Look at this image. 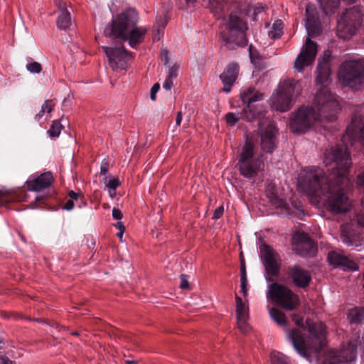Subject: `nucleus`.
Returning <instances> with one entry per match:
<instances>
[{
	"label": "nucleus",
	"instance_id": "obj_1",
	"mask_svg": "<svg viewBox=\"0 0 364 364\" xmlns=\"http://www.w3.org/2000/svg\"><path fill=\"white\" fill-rule=\"evenodd\" d=\"M342 144L332 146L323 154V162L329 173L326 176L318 167L303 169L298 177V187L307 196L322 200L327 209L334 213L346 212L350 207L346 189L350 186L348 176L351 158L348 151L353 142L364 145V117L354 115L342 137Z\"/></svg>",
	"mask_w": 364,
	"mask_h": 364
},
{
	"label": "nucleus",
	"instance_id": "obj_2",
	"mask_svg": "<svg viewBox=\"0 0 364 364\" xmlns=\"http://www.w3.org/2000/svg\"><path fill=\"white\" fill-rule=\"evenodd\" d=\"M330 64L327 59L318 60L317 66L316 82L323 85L316 95L313 107L320 122H332L336 119L341 109L336 95L331 93L326 87L330 80Z\"/></svg>",
	"mask_w": 364,
	"mask_h": 364
},
{
	"label": "nucleus",
	"instance_id": "obj_3",
	"mask_svg": "<svg viewBox=\"0 0 364 364\" xmlns=\"http://www.w3.org/2000/svg\"><path fill=\"white\" fill-rule=\"evenodd\" d=\"M138 14L134 9H128L114 18L104 31L105 36L128 41L131 47L134 48L141 43L146 33L144 27H137Z\"/></svg>",
	"mask_w": 364,
	"mask_h": 364
},
{
	"label": "nucleus",
	"instance_id": "obj_4",
	"mask_svg": "<svg viewBox=\"0 0 364 364\" xmlns=\"http://www.w3.org/2000/svg\"><path fill=\"white\" fill-rule=\"evenodd\" d=\"M230 15L222 20L220 36L230 48L247 45L246 32L248 29L242 5L238 1H232L230 6Z\"/></svg>",
	"mask_w": 364,
	"mask_h": 364
},
{
	"label": "nucleus",
	"instance_id": "obj_5",
	"mask_svg": "<svg viewBox=\"0 0 364 364\" xmlns=\"http://www.w3.org/2000/svg\"><path fill=\"white\" fill-rule=\"evenodd\" d=\"M306 16L305 26L308 37L294 60V68L299 72L303 71L305 67L311 65L314 61L317 53V46L311 40V37L318 35L321 31L318 18L314 5L309 4L306 6Z\"/></svg>",
	"mask_w": 364,
	"mask_h": 364
},
{
	"label": "nucleus",
	"instance_id": "obj_6",
	"mask_svg": "<svg viewBox=\"0 0 364 364\" xmlns=\"http://www.w3.org/2000/svg\"><path fill=\"white\" fill-rule=\"evenodd\" d=\"M310 336L304 338L299 329L287 331V337L298 353L307 357L309 350L318 352L325 344L326 328L322 323H314L309 326Z\"/></svg>",
	"mask_w": 364,
	"mask_h": 364
},
{
	"label": "nucleus",
	"instance_id": "obj_7",
	"mask_svg": "<svg viewBox=\"0 0 364 364\" xmlns=\"http://www.w3.org/2000/svg\"><path fill=\"white\" fill-rule=\"evenodd\" d=\"M301 92V87L299 81L294 79L281 81L271 97L272 108L282 112L289 110Z\"/></svg>",
	"mask_w": 364,
	"mask_h": 364
},
{
	"label": "nucleus",
	"instance_id": "obj_8",
	"mask_svg": "<svg viewBox=\"0 0 364 364\" xmlns=\"http://www.w3.org/2000/svg\"><path fill=\"white\" fill-rule=\"evenodd\" d=\"M262 155L256 154L255 146L252 139L247 137L239 153L237 166L240 173L245 178H250L263 169Z\"/></svg>",
	"mask_w": 364,
	"mask_h": 364
},
{
	"label": "nucleus",
	"instance_id": "obj_9",
	"mask_svg": "<svg viewBox=\"0 0 364 364\" xmlns=\"http://www.w3.org/2000/svg\"><path fill=\"white\" fill-rule=\"evenodd\" d=\"M267 296L287 311L296 309L300 304L298 295L287 287L277 282H272L268 286Z\"/></svg>",
	"mask_w": 364,
	"mask_h": 364
},
{
	"label": "nucleus",
	"instance_id": "obj_10",
	"mask_svg": "<svg viewBox=\"0 0 364 364\" xmlns=\"http://www.w3.org/2000/svg\"><path fill=\"white\" fill-rule=\"evenodd\" d=\"M364 66L358 60H346L342 63L338 76L343 86L357 90L363 81Z\"/></svg>",
	"mask_w": 364,
	"mask_h": 364
},
{
	"label": "nucleus",
	"instance_id": "obj_11",
	"mask_svg": "<svg viewBox=\"0 0 364 364\" xmlns=\"http://www.w3.org/2000/svg\"><path fill=\"white\" fill-rule=\"evenodd\" d=\"M363 14L358 7L348 10L338 21L337 34L339 38L348 39L353 36L362 23Z\"/></svg>",
	"mask_w": 364,
	"mask_h": 364
},
{
	"label": "nucleus",
	"instance_id": "obj_12",
	"mask_svg": "<svg viewBox=\"0 0 364 364\" xmlns=\"http://www.w3.org/2000/svg\"><path fill=\"white\" fill-rule=\"evenodd\" d=\"M318 121V117L313 107H301L298 109L290 119V131L296 134L307 132Z\"/></svg>",
	"mask_w": 364,
	"mask_h": 364
},
{
	"label": "nucleus",
	"instance_id": "obj_13",
	"mask_svg": "<svg viewBox=\"0 0 364 364\" xmlns=\"http://www.w3.org/2000/svg\"><path fill=\"white\" fill-rule=\"evenodd\" d=\"M259 252L260 258L268 275L266 277V279L269 282L272 280L270 276L276 277L279 274L281 264L280 257L270 246L265 243L259 246Z\"/></svg>",
	"mask_w": 364,
	"mask_h": 364
},
{
	"label": "nucleus",
	"instance_id": "obj_14",
	"mask_svg": "<svg viewBox=\"0 0 364 364\" xmlns=\"http://www.w3.org/2000/svg\"><path fill=\"white\" fill-rule=\"evenodd\" d=\"M111 68L114 71H124L128 67V62L132 55L123 46L103 47Z\"/></svg>",
	"mask_w": 364,
	"mask_h": 364
},
{
	"label": "nucleus",
	"instance_id": "obj_15",
	"mask_svg": "<svg viewBox=\"0 0 364 364\" xmlns=\"http://www.w3.org/2000/svg\"><path fill=\"white\" fill-rule=\"evenodd\" d=\"M292 249L301 257H312L317 251L315 243L304 232H296L293 235Z\"/></svg>",
	"mask_w": 364,
	"mask_h": 364
},
{
	"label": "nucleus",
	"instance_id": "obj_16",
	"mask_svg": "<svg viewBox=\"0 0 364 364\" xmlns=\"http://www.w3.org/2000/svg\"><path fill=\"white\" fill-rule=\"evenodd\" d=\"M357 345L353 342H350L346 348H343L341 351H331L327 359L323 364H337V363H349L354 362L356 358Z\"/></svg>",
	"mask_w": 364,
	"mask_h": 364
},
{
	"label": "nucleus",
	"instance_id": "obj_17",
	"mask_svg": "<svg viewBox=\"0 0 364 364\" xmlns=\"http://www.w3.org/2000/svg\"><path fill=\"white\" fill-rule=\"evenodd\" d=\"M277 129L272 124H259L260 145L264 151L272 153L277 144Z\"/></svg>",
	"mask_w": 364,
	"mask_h": 364
},
{
	"label": "nucleus",
	"instance_id": "obj_18",
	"mask_svg": "<svg viewBox=\"0 0 364 364\" xmlns=\"http://www.w3.org/2000/svg\"><path fill=\"white\" fill-rule=\"evenodd\" d=\"M287 274L297 287L305 288L311 280L310 272L299 265L289 266Z\"/></svg>",
	"mask_w": 364,
	"mask_h": 364
},
{
	"label": "nucleus",
	"instance_id": "obj_19",
	"mask_svg": "<svg viewBox=\"0 0 364 364\" xmlns=\"http://www.w3.org/2000/svg\"><path fill=\"white\" fill-rule=\"evenodd\" d=\"M240 98L243 103L246 105L245 108H246L250 113H255L256 117H257L262 113V109H253L252 104L253 102L262 100L263 99L262 93L255 90L254 88L248 87L245 89L240 93Z\"/></svg>",
	"mask_w": 364,
	"mask_h": 364
},
{
	"label": "nucleus",
	"instance_id": "obj_20",
	"mask_svg": "<svg viewBox=\"0 0 364 364\" xmlns=\"http://www.w3.org/2000/svg\"><path fill=\"white\" fill-rule=\"evenodd\" d=\"M240 70L239 65L236 63H229L224 71L220 75V78L224 84L223 90L230 92V87L235 82Z\"/></svg>",
	"mask_w": 364,
	"mask_h": 364
},
{
	"label": "nucleus",
	"instance_id": "obj_21",
	"mask_svg": "<svg viewBox=\"0 0 364 364\" xmlns=\"http://www.w3.org/2000/svg\"><path fill=\"white\" fill-rule=\"evenodd\" d=\"M53 182L51 172L48 171L38 177L26 181L27 188L31 191H41L48 188Z\"/></svg>",
	"mask_w": 364,
	"mask_h": 364
},
{
	"label": "nucleus",
	"instance_id": "obj_22",
	"mask_svg": "<svg viewBox=\"0 0 364 364\" xmlns=\"http://www.w3.org/2000/svg\"><path fill=\"white\" fill-rule=\"evenodd\" d=\"M236 314L238 328L243 333L248 331V306L245 301H243L240 297L236 295Z\"/></svg>",
	"mask_w": 364,
	"mask_h": 364
},
{
	"label": "nucleus",
	"instance_id": "obj_23",
	"mask_svg": "<svg viewBox=\"0 0 364 364\" xmlns=\"http://www.w3.org/2000/svg\"><path fill=\"white\" fill-rule=\"evenodd\" d=\"M328 260L331 264L335 267H342L345 270L356 271L358 269V266L355 262L338 252L333 251L329 252L328 255Z\"/></svg>",
	"mask_w": 364,
	"mask_h": 364
},
{
	"label": "nucleus",
	"instance_id": "obj_24",
	"mask_svg": "<svg viewBox=\"0 0 364 364\" xmlns=\"http://www.w3.org/2000/svg\"><path fill=\"white\" fill-rule=\"evenodd\" d=\"M266 195L269 198L270 203L277 208L284 209L285 213L290 214L288 205L286 201L277 193L276 186L273 183H269L266 189Z\"/></svg>",
	"mask_w": 364,
	"mask_h": 364
},
{
	"label": "nucleus",
	"instance_id": "obj_25",
	"mask_svg": "<svg viewBox=\"0 0 364 364\" xmlns=\"http://www.w3.org/2000/svg\"><path fill=\"white\" fill-rule=\"evenodd\" d=\"M232 1L228 3V0H209V9L217 18H220Z\"/></svg>",
	"mask_w": 364,
	"mask_h": 364
},
{
	"label": "nucleus",
	"instance_id": "obj_26",
	"mask_svg": "<svg viewBox=\"0 0 364 364\" xmlns=\"http://www.w3.org/2000/svg\"><path fill=\"white\" fill-rule=\"evenodd\" d=\"M256 118V114L255 113H250L246 108H244L242 110V112H241L240 114H236L232 112H228L225 115V120L226 122L230 125L234 126L240 119H245L247 121H252L254 119Z\"/></svg>",
	"mask_w": 364,
	"mask_h": 364
},
{
	"label": "nucleus",
	"instance_id": "obj_27",
	"mask_svg": "<svg viewBox=\"0 0 364 364\" xmlns=\"http://www.w3.org/2000/svg\"><path fill=\"white\" fill-rule=\"evenodd\" d=\"M64 6V4H60V14L56 21L58 28L62 30L68 28L72 23L70 14Z\"/></svg>",
	"mask_w": 364,
	"mask_h": 364
},
{
	"label": "nucleus",
	"instance_id": "obj_28",
	"mask_svg": "<svg viewBox=\"0 0 364 364\" xmlns=\"http://www.w3.org/2000/svg\"><path fill=\"white\" fill-rule=\"evenodd\" d=\"M347 317L350 323H362L364 321V308L354 307L349 309Z\"/></svg>",
	"mask_w": 364,
	"mask_h": 364
},
{
	"label": "nucleus",
	"instance_id": "obj_29",
	"mask_svg": "<svg viewBox=\"0 0 364 364\" xmlns=\"http://www.w3.org/2000/svg\"><path fill=\"white\" fill-rule=\"evenodd\" d=\"M69 199L65 203L63 206V209L66 210H71L73 209L75 203L77 205L78 207H81L82 204V196L80 193H75L73 191H70L68 193Z\"/></svg>",
	"mask_w": 364,
	"mask_h": 364
},
{
	"label": "nucleus",
	"instance_id": "obj_30",
	"mask_svg": "<svg viewBox=\"0 0 364 364\" xmlns=\"http://www.w3.org/2000/svg\"><path fill=\"white\" fill-rule=\"evenodd\" d=\"M348 228V225H343L341 226V237L343 242H345L348 246H354L355 247L361 246V242H358L354 235H351L348 233L347 230Z\"/></svg>",
	"mask_w": 364,
	"mask_h": 364
},
{
	"label": "nucleus",
	"instance_id": "obj_31",
	"mask_svg": "<svg viewBox=\"0 0 364 364\" xmlns=\"http://www.w3.org/2000/svg\"><path fill=\"white\" fill-rule=\"evenodd\" d=\"M269 314L271 318L279 326L286 327L287 325V320L285 314L280 310L276 308H269Z\"/></svg>",
	"mask_w": 364,
	"mask_h": 364
},
{
	"label": "nucleus",
	"instance_id": "obj_32",
	"mask_svg": "<svg viewBox=\"0 0 364 364\" xmlns=\"http://www.w3.org/2000/svg\"><path fill=\"white\" fill-rule=\"evenodd\" d=\"M283 22L281 20H277L274 22L269 30L268 36L272 39H277L283 33Z\"/></svg>",
	"mask_w": 364,
	"mask_h": 364
},
{
	"label": "nucleus",
	"instance_id": "obj_33",
	"mask_svg": "<svg viewBox=\"0 0 364 364\" xmlns=\"http://www.w3.org/2000/svg\"><path fill=\"white\" fill-rule=\"evenodd\" d=\"M264 10V7L262 5L252 6L247 4L246 6H242V11L243 14L248 16H252L253 21L255 20L256 16L261 13Z\"/></svg>",
	"mask_w": 364,
	"mask_h": 364
},
{
	"label": "nucleus",
	"instance_id": "obj_34",
	"mask_svg": "<svg viewBox=\"0 0 364 364\" xmlns=\"http://www.w3.org/2000/svg\"><path fill=\"white\" fill-rule=\"evenodd\" d=\"M269 359L271 364H290L289 358L283 353L277 351H272Z\"/></svg>",
	"mask_w": 364,
	"mask_h": 364
},
{
	"label": "nucleus",
	"instance_id": "obj_35",
	"mask_svg": "<svg viewBox=\"0 0 364 364\" xmlns=\"http://www.w3.org/2000/svg\"><path fill=\"white\" fill-rule=\"evenodd\" d=\"M55 104L52 100H47L41 106L40 112L36 114L35 119L39 120L45 113H50L52 112Z\"/></svg>",
	"mask_w": 364,
	"mask_h": 364
},
{
	"label": "nucleus",
	"instance_id": "obj_36",
	"mask_svg": "<svg viewBox=\"0 0 364 364\" xmlns=\"http://www.w3.org/2000/svg\"><path fill=\"white\" fill-rule=\"evenodd\" d=\"M62 129V124L58 121H54L48 133L50 137H57L60 135Z\"/></svg>",
	"mask_w": 364,
	"mask_h": 364
},
{
	"label": "nucleus",
	"instance_id": "obj_37",
	"mask_svg": "<svg viewBox=\"0 0 364 364\" xmlns=\"http://www.w3.org/2000/svg\"><path fill=\"white\" fill-rule=\"evenodd\" d=\"M26 69L31 73L38 74L41 72L42 66L38 62H31L26 65Z\"/></svg>",
	"mask_w": 364,
	"mask_h": 364
},
{
	"label": "nucleus",
	"instance_id": "obj_38",
	"mask_svg": "<svg viewBox=\"0 0 364 364\" xmlns=\"http://www.w3.org/2000/svg\"><path fill=\"white\" fill-rule=\"evenodd\" d=\"M167 24V21L163 18L160 17L156 19V23L154 26V31H156L158 34L160 33L161 30H163Z\"/></svg>",
	"mask_w": 364,
	"mask_h": 364
},
{
	"label": "nucleus",
	"instance_id": "obj_39",
	"mask_svg": "<svg viewBox=\"0 0 364 364\" xmlns=\"http://www.w3.org/2000/svg\"><path fill=\"white\" fill-rule=\"evenodd\" d=\"M355 219L360 226L364 227V203H362V207L356 213Z\"/></svg>",
	"mask_w": 364,
	"mask_h": 364
},
{
	"label": "nucleus",
	"instance_id": "obj_40",
	"mask_svg": "<svg viewBox=\"0 0 364 364\" xmlns=\"http://www.w3.org/2000/svg\"><path fill=\"white\" fill-rule=\"evenodd\" d=\"M119 181L117 178H112L105 182V185L112 191H115L116 188L119 186Z\"/></svg>",
	"mask_w": 364,
	"mask_h": 364
},
{
	"label": "nucleus",
	"instance_id": "obj_41",
	"mask_svg": "<svg viewBox=\"0 0 364 364\" xmlns=\"http://www.w3.org/2000/svg\"><path fill=\"white\" fill-rule=\"evenodd\" d=\"M179 70V66L177 65H173L168 70L167 77L170 78H176L178 75V71Z\"/></svg>",
	"mask_w": 364,
	"mask_h": 364
},
{
	"label": "nucleus",
	"instance_id": "obj_42",
	"mask_svg": "<svg viewBox=\"0 0 364 364\" xmlns=\"http://www.w3.org/2000/svg\"><path fill=\"white\" fill-rule=\"evenodd\" d=\"M356 183L358 188L364 191V170L358 176Z\"/></svg>",
	"mask_w": 364,
	"mask_h": 364
},
{
	"label": "nucleus",
	"instance_id": "obj_43",
	"mask_svg": "<svg viewBox=\"0 0 364 364\" xmlns=\"http://www.w3.org/2000/svg\"><path fill=\"white\" fill-rule=\"evenodd\" d=\"M240 280H241V292L243 294L244 296H247V279H244V278H240Z\"/></svg>",
	"mask_w": 364,
	"mask_h": 364
},
{
	"label": "nucleus",
	"instance_id": "obj_44",
	"mask_svg": "<svg viewBox=\"0 0 364 364\" xmlns=\"http://www.w3.org/2000/svg\"><path fill=\"white\" fill-rule=\"evenodd\" d=\"M173 78H170L168 77H166L165 81L163 83V88L165 89L167 91L171 90L172 86H173Z\"/></svg>",
	"mask_w": 364,
	"mask_h": 364
},
{
	"label": "nucleus",
	"instance_id": "obj_45",
	"mask_svg": "<svg viewBox=\"0 0 364 364\" xmlns=\"http://www.w3.org/2000/svg\"><path fill=\"white\" fill-rule=\"evenodd\" d=\"M180 287L183 289L188 288V282L187 279V277L185 274H181L180 277Z\"/></svg>",
	"mask_w": 364,
	"mask_h": 364
},
{
	"label": "nucleus",
	"instance_id": "obj_46",
	"mask_svg": "<svg viewBox=\"0 0 364 364\" xmlns=\"http://www.w3.org/2000/svg\"><path fill=\"white\" fill-rule=\"evenodd\" d=\"M160 88V85L159 83H156L153 85V87L151 89V93H150V97L151 100H156V94L159 91Z\"/></svg>",
	"mask_w": 364,
	"mask_h": 364
},
{
	"label": "nucleus",
	"instance_id": "obj_47",
	"mask_svg": "<svg viewBox=\"0 0 364 364\" xmlns=\"http://www.w3.org/2000/svg\"><path fill=\"white\" fill-rule=\"evenodd\" d=\"M224 212V208L223 206H220L219 208H216L214 211V214L213 216V219L218 220L223 215Z\"/></svg>",
	"mask_w": 364,
	"mask_h": 364
},
{
	"label": "nucleus",
	"instance_id": "obj_48",
	"mask_svg": "<svg viewBox=\"0 0 364 364\" xmlns=\"http://www.w3.org/2000/svg\"><path fill=\"white\" fill-rule=\"evenodd\" d=\"M122 213L118 208H114L112 210V217L116 220H120L122 218Z\"/></svg>",
	"mask_w": 364,
	"mask_h": 364
},
{
	"label": "nucleus",
	"instance_id": "obj_49",
	"mask_svg": "<svg viewBox=\"0 0 364 364\" xmlns=\"http://www.w3.org/2000/svg\"><path fill=\"white\" fill-rule=\"evenodd\" d=\"M292 320L295 322L296 325L298 326H303V318L297 314L292 315Z\"/></svg>",
	"mask_w": 364,
	"mask_h": 364
},
{
	"label": "nucleus",
	"instance_id": "obj_50",
	"mask_svg": "<svg viewBox=\"0 0 364 364\" xmlns=\"http://www.w3.org/2000/svg\"><path fill=\"white\" fill-rule=\"evenodd\" d=\"M108 163L107 161H103L100 168V173L102 175H105L108 172Z\"/></svg>",
	"mask_w": 364,
	"mask_h": 364
},
{
	"label": "nucleus",
	"instance_id": "obj_51",
	"mask_svg": "<svg viewBox=\"0 0 364 364\" xmlns=\"http://www.w3.org/2000/svg\"><path fill=\"white\" fill-rule=\"evenodd\" d=\"M7 202V196L5 193L0 191V205H4Z\"/></svg>",
	"mask_w": 364,
	"mask_h": 364
},
{
	"label": "nucleus",
	"instance_id": "obj_52",
	"mask_svg": "<svg viewBox=\"0 0 364 364\" xmlns=\"http://www.w3.org/2000/svg\"><path fill=\"white\" fill-rule=\"evenodd\" d=\"M0 364H13V362L9 360L7 357H0Z\"/></svg>",
	"mask_w": 364,
	"mask_h": 364
},
{
	"label": "nucleus",
	"instance_id": "obj_53",
	"mask_svg": "<svg viewBox=\"0 0 364 364\" xmlns=\"http://www.w3.org/2000/svg\"><path fill=\"white\" fill-rule=\"evenodd\" d=\"M250 57L252 63L256 64L257 63L256 57H255V52L253 51L251 46H250Z\"/></svg>",
	"mask_w": 364,
	"mask_h": 364
},
{
	"label": "nucleus",
	"instance_id": "obj_54",
	"mask_svg": "<svg viewBox=\"0 0 364 364\" xmlns=\"http://www.w3.org/2000/svg\"><path fill=\"white\" fill-rule=\"evenodd\" d=\"M182 122V113L181 112H178L177 113V116L176 118V126H180Z\"/></svg>",
	"mask_w": 364,
	"mask_h": 364
},
{
	"label": "nucleus",
	"instance_id": "obj_55",
	"mask_svg": "<svg viewBox=\"0 0 364 364\" xmlns=\"http://www.w3.org/2000/svg\"><path fill=\"white\" fill-rule=\"evenodd\" d=\"M240 278L247 279L245 264L241 266Z\"/></svg>",
	"mask_w": 364,
	"mask_h": 364
},
{
	"label": "nucleus",
	"instance_id": "obj_56",
	"mask_svg": "<svg viewBox=\"0 0 364 364\" xmlns=\"http://www.w3.org/2000/svg\"><path fill=\"white\" fill-rule=\"evenodd\" d=\"M117 227L119 228V231H121V230H124V226L122 225L121 222H118L117 223Z\"/></svg>",
	"mask_w": 364,
	"mask_h": 364
},
{
	"label": "nucleus",
	"instance_id": "obj_57",
	"mask_svg": "<svg viewBox=\"0 0 364 364\" xmlns=\"http://www.w3.org/2000/svg\"><path fill=\"white\" fill-rule=\"evenodd\" d=\"M124 231L123 230H121V231H119L118 233H117V236L119 237V238H122V235H123V233H124Z\"/></svg>",
	"mask_w": 364,
	"mask_h": 364
},
{
	"label": "nucleus",
	"instance_id": "obj_58",
	"mask_svg": "<svg viewBox=\"0 0 364 364\" xmlns=\"http://www.w3.org/2000/svg\"><path fill=\"white\" fill-rule=\"evenodd\" d=\"M361 363L362 364H364V348H363V350L361 353Z\"/></svg>",
	"mask_w": 364,
	"mask_h": 364
},
{
	"label": "nucleus",
	"instance_id": "obj_59",
	"mask_svg": "<svg viewBox=\"0 0 364 364\" xmlns=\"http://www.w3.org/2000/svg\"><path fill=\"white\" fill-rule=\"evenodd\" d=\"M126 363L127 364H136V363L134 360H127Z\"/></svg>",
	"mask_w": 364,
	"mask_h": 364
},
{
	"label": "nucleus",
	"instance_id": "obj_60",
	"mask_svg": "<svg viewBox=\"0 0 364 364\" xmlns=\"http://www.w3.org/2000/svg\"><path fill=\"white\" fill-rule=\"evenodd\" d=\"M109 195L112 198H113L114 196L115 195V192L109 189Z\"/></svg>",
	"mask_w": 364,
	"mask_h": 364
},
{
	"label": "nucleus",
	"instance_id": "obj_61",
	"mask_svg": "<svg viewBox=\"0 0 364 364\" xmlns=\"http://www.w3.org/2000/svg\"><path fill=\"white\" fill-rule=\"evenodd\" d=\"M186 2H187L188 4H193V3H195L197 0H186Z\"/></svg>",
	"mask_w": 364,
	"mask_h": 364
},
{
	"label": "nucleus",
	"instance_id": "obj_62",
	"mask_svg": "<svg viewBox=\"0 0 364 364\" xmlns=\"http://www.w3.org/2000/svg\"><path fill=\"white\" fill-rule=\"evenodd\" d=\"M36 200L37 201H40V200H43V198H42V197H39V196H38V197H36Z\"/></svg>",
	"mask_w": 364,
	"mask_h": 364
},
{
	"label": "nucleus",
	"instance_id": "obj_63",
	"mask_svg": "<svg viewBox=\"0 0 364 364\" xmlns=\"http://www.w3.org/2000/svg\"><path fill=\"white\" fill-rule=\"evenodd\" d=\"M167 61H168V60H167V57H166V58H165V60H164L165 63H167Z\"/></svg>",
	"mask_w": 364,
	"mask_h": 364
},
{
	"label": "nucleus",
	"instance_id": "obj_64",
	"mask_svg": "<svg viewBox=\"0 0 364 364\" xmlns=\"http://www.w3.org/2000/svg\"><path fill=\"white\" fill-rule=\"evenodd\" d=\"M73 334V335H77V332H74Z\"/></svg>",
	"mask_w": 364,
	"mask_h": 364
}]
</instances>
